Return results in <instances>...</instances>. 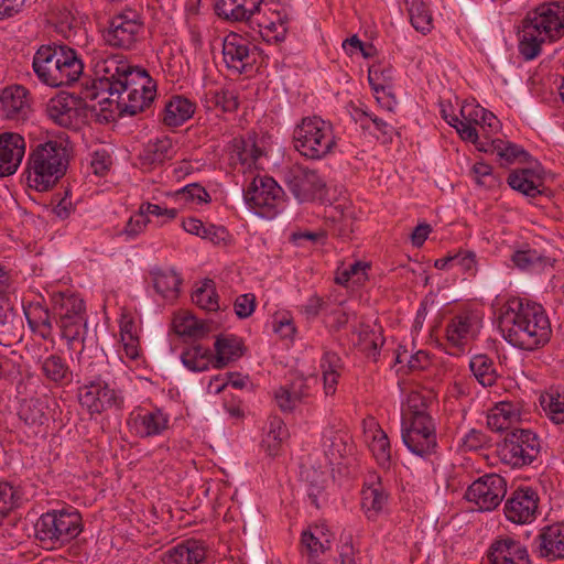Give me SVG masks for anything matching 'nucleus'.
Segmentation results:
<instances>
[{
    "label": "nucleus",
    "mask_w": 564,
    "mask_h": 564,
    "mask_svg": "<svg viewBox=\"0 0 564 564\" xmlns=\"http://www.w3.org/2000/svg\"><path fill=\"white\" fill-rule=\"evenodd\" d=\"M499 329L506 341L522 350H535L549 343L551 324L542 305L513 297L502 307Z\"/></svg>",
    "instance_id": "f257e3e1"
},
{
    "label": "nucleus",
    "mask_w": 564,
    "mask_h": 564,
    "mask_svg": "<svg viewBox=\"0 0 564 564\" xmlns=\"http://www.w3.org/2000/svg\"><path fill=\"white\" fill-rule=\"evenodd\" d=\"M69 159L66 139H48L32 145L26 167L29 186L39 192L52 188L65 175Z\"/></svg>",
    "instance_id": "f03ea898"
},
{
    "label": "nucleus",
    "mask_w": 564,
    "mask_h": 564,
    "mask_svg": "<svg viewBox=\"0 0 564 564\" xmlns=\"http://www.w3.org/2000/svg\"><path fill=\"white\" fill-rule=\"evenodd\" d=\"M96 67L97 73H102V76L94 82L93 89L86 93V98L96 99L97 89L108 91L110 96L124 95V90L132 88L144 95L151 89L152 96L156 95V84L144 68L130 66L116 56L104 59Z\"/></svg>",
    "instance_id": "7ed1b4c3"
},
{
    "label": "nucleus",
    "mask_w": 564,
    "mask_h": 564,
    "mask_svg": "<svg viewBox=\"0 0 564 564\" xmlns=\"http://www.w3.org/2000/svg\"><path fill=\"white\" fill-rule=\"evenodd\" d=\"M104 362L89 361L80 365L83 384L78 388V400L90 414H100L110 408H121L123 398L118 390L110 387L104 372Z\"/></svg>",
    "instance_id": "20e7f679"
},
{
    "label": "nucleus",
    "mask_w": 564,
    "mask_h": 564,
    "mask_svg": "<svg viewBox=\"0 0 564 564\" xmlns=\"http://www.w3.org/2000/svg\"><path fill=\"white\" fill-rule=\"evenodd\" d=\"M35 538L46 549H55L76 539L83 531L82 516L75 508L43 513L34 525Z\"/></svg>",
    "instance_id": "39448f33"
},
{
    "label": "nucleus",
    "mask_w": 564,
    "mask_h": 564,
    "mask_svg": "<svg viewBox=\"0 0 564 564\" xmlns=\"http://www.w3.org/2000/svg\"><path fill=\"white\" fill-rule=\"evenodd\" d=\"M293 144L307 159H324L336 145L333 127L317 116L303 118L293 130Z\"/></svg>",
    "instance_id": "423d86ee"
},
{
    "label": "nucleus",
    "mask_w": 564,
    "mask_h": 564,
    "mask_svg": "<svg viewBox=\"0 0 564 564\" xmlns=\"http://www.w3.org/2000/svg\"><path fill=\"white\" fill-rule=\"evenodd\" d=\"M54 316L61 329V336L67 341L69 349H84V339L87 333L85 302L77 295L59 294L54 296Z\"/></svg>",
    "instance_id": "0eeeda50"
},
{
    "label": "nucleus",
    "mask_w": 564,
    "mask_h": 564,
    "mask_svg": "<svg viewBox=\"0 0 564 564\" xmlns=\"http://www.w3.org/2000/svg\"><path fill=\"white\" fill-rule=\"evenodd\" d=\"M541 452V441L536 433L529 429H517L507 432L498 444L501 462L512 468L531 465Z\"/></svg>",
    "instance_id": "6e6552de"
},
{
    "label": "nucleus",
    "mask_w": 564,
    "mask_h": 564,
    "mask_svg": "<svg viewBox=\"0 0 564 564\" xmlns=\"http://www.w3.org/2000/svg\"><path fill=\"white\" fill-rule=\"evenodd\" d=\"M243 197L256 214L273 218L283 205L284 191L273 177L257 175L245 189Z\"/></svg>",
    "instance_id": "1a4fd4ad"
},
{
    "label": "nucleus",
    "mask_w": 564,
    "mask_h": 564,
    "mask_svg": "<svg viewBox=\"0 0 564 564\" xmlns=\"http://www.w3.org/2000/svg\"><path fill=\"white\" fill-rule=\"evenodd\" d=\"M401 437L406 448L416 456L429 458L436 454L438 444L435 423L431 415L402 419Z\"/></svg>",
    "instance_id": "9d476101"
},
{
    "label": "nucleus",
    "mask_w": 564,
    "mask_h": 564,
    "mask_svg": "<svg viewBox=\"0 0 564 564\" xmlns=\"http://www.w3.org/2000/svg\"><path fill=\"white\" fill-rule=\"evenodd\" d=\"M283 182L300 203L313 202L326 184L316 170L294 164L283 172Z\"/></svg>",
    "instance_id": "9b49d317"
},
{
    "label": "nucleus",
    "mask_w": 564,
    "mask_h": 564,
    "mask_svg": "<svg viewBox=\"0 0 564 564\" xmlns=\"http://www.w3.org/2000/svg\"><path fill=\"white\" fill-rule=\"evenodd\" d=\"M143 31V22L138 13L127 11L115 15L104 33L105 42L112 47L131 50Z\"/></svg>",
    "instance_id": "f8f14e48"
},
{
    "label": "nucleus",
    "mask_w": 564,
    "mask_h": 564,
    "mask_svg": "<svg viewBox=\"0 0 564 564\" xmlns=\"http://www.w3.org/2000/svg\"><path fill=\"white\" fill-rule=\"evenodd\" d=\"M257 45L245 36L230 32L223 41V57L226 67L236 75L246 74L257 62Z\"/></svg>",
    "instance_id": "ddd939ff"
},
{
    "label": "nucleus",
    "mask_w": 564,
    "mask_h": 564,
    "mask_svg": "<svg viewBox=\"0 0 564 564\" xmlns=\"http://www.w3.org/2000/svg\"><path fill=\"white\" fill-rule=\"evenodd\" d=\"M507 492V482L497 474H487L475 480L466 490L465 498L481 511L496 509Z\"/></svg>",
    "instance_id": "4468645a"
},
{
    "label": "nucleus",
    "mask_w": 564,
    "mask_h": 564,
    "mask_svg": "<svg viewBox=\"0 0 564 564\" xmlns=\"http://www.w3.org/2000/svg\"><path fill=\"white\" fill-rule=\"evenodd\" d=\"M525 19H532L544 37L554 42L564 36V1H550L529 11Z\"/></svg>",
    "instance_id": "2eb2a0df"
},
{
    "label": "nucleus",
    "mask_w": 564,
    "mask_h": 564,
    "mask_svg": "<svg viewBox=\"0 0 564 564\" xmlns=\"http://www.w3.org/2000/svg\"><path fill=\"white\" fill-rule=\"evenodd\" d=\"M539 496L531 487H519L506 500L503 512L506 518L516 524L530 523L535 519Z\"/></svg>",
    "instance_id": "dca6fc26"
},
{
    "label": "nucleus",
    "mask_w": 564,
    "mask_h": 564,
    "mask_svg": "<svg viewBox=\"0 0 564 564\" xmlns=\"http://www.w3.org/2000/svg\"><path fill=\"white\" fill-rule=\"evenodd\" d=\"M532 552L546 562L564 558V522L542 527L532 541Z\"/></svg>",
    "instance_id": "f3484780"
},
{
    "label": "nucleus",
    "mask_w": 564,
    "mask_h": 564,
    "mask_svg": "<svg viewBox=\"0 0 564 564\" xmlns=\"http://www.w3.org/2000/svg\"><path fill=\"white\" fill-rule=\"evenodd\" d=\"M486 556L488 564H532L527 547L510 536L495 539Z\"/></svg>",
    "instance_id": "a211bd4d"
},
{
    "label": "nucleus",
    "mask_w": 564,
    "mask_h": 564,
    "mask_svg": "<svg viewBox=\"0 0 564 564\" xmlns=\"http://www.w3.org/2000/svg\"><path fill=\"white\" fill-rule=\"evenodd\" d=\"M262 4L263 0H216L214 10L225 21L257 22L261 26L262 23L256 17L260 14Z\"/></svg>",
    "instance_id": "6ab92c4d"
},
{
    "label": "nucleus",
    "mask_w": 564,
    "mask_h": 564,
    "mask_svg": "<svg viewBox=\"0 0 564 564\" xmlns=\"http://www.w3.org/2000/svg\"><path fill=\"white\" fill-rule=\"evenodd\" d=\"M25 154L24 138L15 132L0 133V178L14 174Z\"/></svg>",
    "instance_id": "aec40b11"
},
{
    "label": "nucleus",
    "mask_w": 564,
    "mask_h": 564,
    "mask_svg": "<svg viewBox=\"0 0 564 564\" xmlns=\"http://www.w3.org/2000/svg\"><path fill=\"white\" fill-rule=\"evenodd\" d=\"M389 495L380 476L372 473L368 476L361 490V509L368 520H376L388 505Z\"/></svg>",
    "instance_id": "412c9836"
},
{
    "label": "nucleus",
    "mask_w": 564,
    "mask_h": 564,
    "mask_svg": "<svg viewBox=\"0 0 564 564\" xmlns=\"http://www.w3.org/2000/svg\"><path fill=\"white\" fill-rule=\"evenodd\" d=\"M3 116L9 120L24 121L31 113L29 91L21 85L4 88L0 94Z\"/></svg>",
    "instance_id": "4be33fe9"
},
{
    "label": "nucleus",
    "mask_w": 564,
    "mask_h": 564,
    "mask_svg": "<svg viewBox=\"0 0 564 564\" xmlns=\"http://www.w3.org/2000/svg\"><path fill=\"white\" fill-rule=\"evenodd\" d=\"M58 69L54 70L51 87L70 86L76 83L84 72V62L76 50L63 44Z\"/></svg>",
    "instance_id": "5701e85b"
},
{
    "label": "nucleus",
    "mask_w": 564,
    "mask_h": 564,
    "mask_svg": "<svg viewBox=\"0 0 564 564\" xmlns=\"http://www.w3.org/2000/svg\"><path fill=\"white\" fill-rule=\"evenodd\" d=\"M41 377L55 387H67L73 381V371L65 358L57 354L40 356L37 359Z\"/></svg>",
    "instance_id": "b1692460"
},
{
    "label": "nucleus",
    "mask_w": 564,
    "mask_h": 564,
    "mask_svg": "<svg viewBox=\"0 0 564 564\" xmlns=\"http://www.w3.org/2000/svg\"><path fill=\"white\" fill-rule=\"evenodd\" d=\"M63 44L41 45L33 56L32 68L39 80L51 87L53 72L58 69Z\"/></svg>",
    "instance_id": "393cba45"
},
{
    "label": "nucleus",
    "mask_w": 564,
    "mask_h": 564,
    "mask_svg": "<svg viewBox=\"0 0 564 564\" xmlns=\"http://www.w3.org/2000/svg\"><path fill=\"white\" fill-rule=\"evenodd\" d=\"M79 104V97L73 94L59 93L48 100L45 112L56 124L68 128L77 116Z\"/></svg>",
    "instance_id": "a878e982"
},
{
    "label": "nucleus",
    "mask_w": 564,
    "mask_h": 564,
    "mask_svg": "<svg viewBox=\"0 0 564 564\" xmlns=\"http://www.w3.org/2000/svg\"><path fill=\"white\" fill-rule=\"evenodd\" d=\"M205 557L206 547L203 542L188 539L165 551L162 562L163 564H200Z\"/></svg>",
    "instance_id": "bb28decb"
},
{
    "label": "nucleus",
    "mask_w": 564,
    "mask_h": 564,
    "mask_svg": "<svg viewBox=\"0 0 564 564\" xmlns=\"http://www.w3.org/2000/svg\"><path fill=\"white\" fill-rule=\"evenodd\" d=\"M480 319L471 312L455 315L446 326V338L454 347H462L469 337L475 336Z\"/></svg>",
    "instance_id": "cd10ccee"
},
{
    "label": "nucleus",
    "mask_w": 564,
    "mask_h": 564,
    "mask_svg": "<svg viewBox=\"0 0 564 564\" xmlns=\"http://www.w3.org/2000/svg\"><path fill=\"white\" fill-rule=\"evenodd\" d=\"M18 415L25 426L31 430V433L37 435L50 420L47 402L43 399L23 400L20 403Z\"/></svg>",
    "instance_id": "c85d7f7f"
},
{
    "label": "nucleus",
    "mask_w": 564,
    "mask_h": 564,
    "mask_svg": "<svg viewBox=\"0 0 564 564\" xmlns=\"http://www.w3.org/2000/svg\"><path fill=\"white\" fill-rule=\"evenodd\" d=\"M507 183L512 189L531 198L541 195L544 191L541 174L532 167L513 170L510 172Z\"/></svg>",
    "instance_id": "c756f323"
},
{
    "label": "nucleus",
    "mask_w": 564,
    "mask_h": 564,
    "mask_svg": "<svg viewBox=\"0 0 564 564\" xmlns=\"http://www.w3.org/2000/svg\"><path fill=\"white\" fill-rule=\"evenodd\" d=\"M229 153L231 160L251 166L263 155V150L257 143V134L249 132L231 140Z\"/></svg>",
    "instance_id": "7c9ffc66"
},
{
    "label": "nucleus",
    "mask_w": 564,
    "mask_h": 564,
    "mask_svg": "<svg viewBox=\"0 0 564 564\" xmlns=\"http://www.w3.org/2000/svg\"><path fill=\"white\" fill-rule=\"evenodd\" d=\"M546 42H550V39L544 37L536 24H532V19L524 18L518 45L519 53L523 59L531 61L538 57L542 45Z\"/></svg>",
    "instance_id": "2f4dec72"
},
{
    "label": "nucleus",
    "mask_w": 564,
    "mask_h": 564,
    "mask_svg": "<svg viewBox=\"0 0 564 564\" xmlns=\"http://www.w3.org/2000/svg\"><path fill=\"white\" fill-rule=\"evenodd\" d=\"M135 434L142 438L161 435L169 427V415L161 409L137 414L133 419Z\"/></svg>",
    "instance_id": "473e14b6"
},
{
    "label": "nucleus",
    "mask_w": 564,
    "mask_h": 564,
    "mask_svg": "<svg viewBox=\"0 0 564 564\" xmlns=\"http://www.w3.org/2000/svg\"><path fill=\"white\" fill-rule=\"evenodd\" d=\"M24 314L32 332L45 340L52 339L53 319L46 305L42 302H32L24 307Z\"/></svg>",
    "instance_id": "72a5a7b5"
},
{
    "label": "nucleus",
    "mask_w": 564,
    "mask_h": 564,
    "mask_svg": "<svg viewBox=\"0 0 564 564\" xmlns=\"http://www.w3.org/2000/svg\"><path fill=\"white\" fill-rule=\"evenodd\" d=\"M215 356L213 367L223 369L243 355L242 341L235 335H220L214 344Z\"/></svg>",
    "instance_id": "f704fd0d"
},
{
    "label": "nucleus",
    "mask_w": 564,
    "mask_h": 564,
    "mask_svg": "<svg viewBox=\"0 0 564 564\" xmlns=\"http://www.w3.org/2000/svg\"><path fill=\"white\" fill-rule=\"evenodd\" d=\"M174 155L175 149L172 139L164 137L149 142L140 153L139 160L142 166L150 169L172 160Z\"/></svg>",
    "instance_id": "c9c22d12"
},
{
    "label": "nucleus",
    "mask_w": 564,
    "mask_h": 564,
    "mask_svg": "<svg viewBox=\"0 0 564 564\" xmlns=\"http://www.w3.org/2000/svg\"><path fill=\"white\" fill-rule=\"evenodd\" d=\"M195 105L182 96L172 97L164 106L162 121L169 127H180L192 118Z\"/></svg>",
    "instance_id": "e433bc0d"
},
{
    "label": "nucleus",
    "mask_w": 564,
    "mask_h": 564,
    "mask_svg": "<svg viewBox=\"0 0 564 564\" xmlns=\"http://www.w3.org/2000/svg\"><path fill=\"white\" fill-rule=\"evenodd\" d=\"M18 316L8 294L0 295V345L11 346L19 338Z\"/></svg>",
    "instance_id": "4c0bfd02"
},
{
    "label": "nucleus",
    "mask_w": 564,
    "mask_h": 564,
    "mask_svg": "<svg viewBox=\"0 0 564 564\" xmlns=\"http://www.w3.org/2000/svg\"><path fill=\"white\" fill-rule=\"evenodd\" d=\"M323 448L329 462L332 464H338L350 451L347 433L333 429L325 431L323 435Z\"/></svg>",
    "instance_id": "58836bf2"
},
{
    "label": "nucleus",
    "mask_w": 564,
    "mask_h": 564,
    "mask_svg": "<svg viewBox=\"0 0 564 564\" xmlns=\"http://www.w3.org/2000/svg\"><path fill=\"white\" fill-rule=\"evenodd\" d=\"M155 292L164 299L174 300L178 295L181 278L174 270L154 269L151 271Z\"/></svg>",
    "instance_id": "ea45409f"
},
{
    "label": "nucleus",
    "mask_w": 564,
    "mask_h": 564,
    "mask_svg": "<svg viewBox=\"0 0 564 564\" xmlns=\"http://www.w3.org/2000/svg\"><path fill=\"white\" fill-rule=\"evenodd\" d=\"M182 364L191 371L202 372L214 362V355L208 347L200 344L185 348L181 354Z\"/></svg>",
    "instance_id": "a19ab883"
},
{
    "label": "nucleus",
    "mask_w": 564,
    "mask_h": 564,
    "mask_svg": "<svg viewBox=\"0 0 564 564\" xmlns=\"http://www.w3.org/2000/svg\"><path fill=\"white\" fill-rule=\"evenodd\" d=\"M369 432L371 433V441L369 443L371 453L380 466L389 467L391 462V446L388 435L373 419L370 420Z\"/></svg>",
    "instance_id": "79ce46f5"
},
{
    "label": "nucleus",
    "mask_w": 564,
    "mask_h": 564,
    "mask_svg": "<svg viewBox=\"0 0 564 564\" xmlns=\"http://www.w3.org/2000/svg\"><path fill=\"white\" fill-rule=\"evenodd\" d=\"M118 97V107L123 115L135 116L143 111L154 100L152 90L144 94L138 93L134 88L124 90V95Z\"/></svg>",
    "instance_id": "37998d69"
},
{
    "label": "nucleus",
    "mask_w": 564,
    "mask_h": 564,
    "mask_svg": "<svg viewBox=\"0 0 564 564\" xmlns=\"http://www.w3.org/2000/svg\"><path fill=\"white\" fill-rule=\"evenodd\" d=\"M177 335L192 338H202L212 330L210 322H200L189 314L177 315L173 321Z\"/></svg>",
    "instance_id": "c03bdc74"
},
{
    "label": "nucleus",
    "mask_w": 564,
    "mask_h": 564,
    "mask_svg": "<svg viewBox=\"0 0 564 564\" xmlns=\"http://www.w3.org/2000/svg\"><path fill=\"white\" fill-rule=\"evenodd\" d=\"M469 368L482 387L496 383L498 373L494 360L487 355H476L470 359Z\"/></svg>",
    "instance_id": "a18cd8bd"
},
{
    "label": "nucleus",
    "mask_w": 564,
    "mask_h": 564,
    "mask_svg": "<svg viewBox=\"0 0 564 564\" xmlns=\"http://www.w3.org/2000/svg\"><path fill=\"white\" fill-rule=\"evenodd\" d=\"M511 260L517 268L524 271H540L547 265H552L549 257L531 248L517 250Z\"/></svg>",
    "instance_id": "49530a36"
},
{
    "label": "nucleus",
    "mask_w": 564,
    "mask_h": 564,
    "mask_svg": "<svg viewBox=\"0 0 564 564\" xmlns=\"http://www.w3.org/2000/svg\"><path fill=\"white\" fill-rule=\"evenodd\" d=\"M496 144L492 145V150H496L495 154L498 156L501 166H508L514 162L525 163L531 159L529 152L514 143L496 139Z\"/></svg>",
    "instance_id": "de8ad7c7"
},
{
    "label": "nucleus",
    "mask_w": 564,
    "mask_h": 564,
    "mask_svg": "<svg viewBox=\"0 0 564 564\" xmlns=\"http://www.w3.org/2000/svg\"><path fill=\"white\" fill-rule=\"evenodd\" d=\"M412 26L422 34L433 28V18L429 7L421 0H405Z\"/></svg>",
    "instance_id": "09e8293b"
},
{
    "label": "nucleus",
    "mask_w": 564,
    "mask_h": 564,
    "mask_svg": "<svg viewBox=\"0 0 564 564\" xmlns=\"http://www.w3.org/2000/svg\"><path fill=\"white\" fill-rule=\"evenodd\" d=\"M205 107L209 110L219 108L225 112L235 111L238 108V98L228 89H208L205 93Z\"/></svg>",
    "instance_id": "8fccbe9b"
},
{
    "label": "nucleus",
    "mask_w": 564,
    "mask_h": 564,
    "mask_svg": "<svg viewBox=\"0 0 564 564\" xmlns=\"http://www.w3.org/2000/svg\"><path fill=\"white\" fill-rule=\"evenodd\" d=\"M540 404L554 423H564V391L560 392L557 389H550L541 394Z\"/></svg>",
    "instance_id": "3c124183"
},
{
    "label": "nucleus",
    "mask_w": 564,
    "mask_h": 564,
    "mask_svg": "<svg viewBox=\"0 0 564 564\" xmlns=\"http://www.w3.org/2000/svg\"><path fill=\"white\" fill-rule=\"evenodd\" d=\"M355 120L360 122V127L362 129H370V122L373 124L375 129L381 134L382 139L381 141L383 143H388L392 141L393 134H394V127L383 120L382 118H379L378 116H375L372 113L367 112L364 109L356 108L355 109Z\"/></svg>",
    "instance_id": "603ef678"
},
{
    "label": "nucleus",
    "mask_w": 564,
    "mask_h": 564,
    "mask_svg": "<svg viewBox=\"0 0 564 564\" xmlns=\"http://www.w3.org/2000/svg\"><path fill=\"white\" fill-rule=\"evenodd\" d=\"M460 115L464 119L471 121L475 127L480 126L482 129L487 127L489 131L496 130L499 126L497 117L480 106H463Z\"/></svg>",
    "instance_id": "864d4df0"
},
{
    "label": "nucleus",
    "mask_w": 564,
    "mask_h": 564,
    "mask_svg": "<svg viewBox=\"0 0 564 564\" xmlns=\"http://www.w3.org/2000/svg\"><path fill=\"white\" fill-rule=\"evenodd\" d=\"M193 302L203 310L217 311L219 308L218 294L215 282L206 279L192 294Z\"/></svg>",
    "instance_id": "5fc2aeb1"
},
{
    "label": "nucleus",
    "mask_w": 564,
    "mask_h": 564,
    "mask_svg": "<svg viewBox=\"0 0 564 564\" xmlns=\"http://www.w3.org/2000/svg\"><path fill=\"white\" fill-rule=\"evenodd\" d=\"M368 80L376 94L386 93L391 89L392 83V68L390 66L383 67L372 65L368 70Z\"/></svg>",
    "instance_id": "6e6d98bb"
},
{
    "label": "nucleus",
    "mask_w": 564,
    "mask_h": 564,
    "mask_svg": "<svg viewBox=\"0 0 564 564\" xmlns=\"http://www.w3.org/2000/svg\"><path fill=\"white\" fill-rule=\"evenodd\" d=\"M431 399L419 391H411L406 398V411L403 419H415L421 415H430L427 412Z\"/></svg>",
    "instance_id": "4d7b16f0"
},
{
    "label": "nucleus",
    "mask_w": 564,
    "mask_h": 564,
    "mask_svg": "<svg viewBox=\"0 0 564 564\" xmlns=\"http://www.w3.org/2000/svg\"><path fill=\"white\" fill-rule=\"evenodd\" d=\"M301 544L312 562H315L321 554L329 549V540L326 539L322 542L315 533L310 530L302 532Z\"/></svg>",
    "instance_id": "13d9d810"
},
{
    "label": "nucleus",
    "mask_w": 564,
    "mask_h": 564,
    "mask_svg": "<svg viewBox=\"0 0 564 564\" xmlns=\"http://www.w3.org/2000/svg\"><path fill=\"white\" fill-rule=\"evenodd\" d=\"M369 268L367 262L355 261L348 268L336 273L335 282L346 286L352 278H356V282L360 283L367 279V269Z\"/></svg>",
    "instance_id": "bf43d9fd"
},
{
    "label": "nucleus",
    "mask_w": 564,
    "mask_h": 564,
    "mask_svg": "<svg viewBox=\"0 0 564 564\" xmlns=\"http://www.w3.org/2000/svg\"><path fill=\"white\" fill-rule=\"evenodd\" d=\"M175 197L177 200H183L185 203H207L210 200V196L207 191L197 183H192L183 188L175 192Z\"/></svg>",
    "instance_id": "052dcab7"
},
{
    "label": "nucleus",
    "mask_w": 564,
    "mask_h": 564,
    "mask_svg": "<svg viewBox=\"0 0 564 564\" xmlns=\"http://www.w3.org/2000/svg\"><path fill=\"white\" fill-rule=\"evenodd\" d=\"M474 180L479 186L494 188L498 184V178L492 173V167L485 162H477L471 169Z\"/></svg>",
    "instance_id": "680f3d73"
},
{
    "label": "nucleus",
    "mask_w": 564,
    "mask_h": 564,
    "mask_svg": "<svg viewBox=\"0 0 564 564\" xmlns=\"http://www.w3.org/2000/svg\"><path fill=\"white\" fill-rule=\"evenodd\" d=\"M490 443V437L480 430L471 429L462 438V445L466 451H478Z\"/></svg>",
    "instance_id": "e2e57ef3"
},
{
    "label": "nucleus",
    "mask_w": 564,
    "mask_h": 564,
    "mask_svg": "<svg viewBox=\"0 0 564 564\" xmlns=\"http://www.w3.org/2000/svg\"><path fill=\"white\" fill-rule=\"evenodd\" d=\"M274 400L279 409L284 413L293 412V410L300 404L297 399L293 397L288 384L281 386L274 391Z\"/></svg>",
    "instance_id": "0e129e2a"
},
{
    "label": "nucleus",
    "mask_w": 564,
    "mask_h": 564,
    "mask_svg": "<svg viewBox=\"0 0 564 564\" xmlns=\"http://www.w3.org/2000/svg\"><path fill=\"white\" fill-rule=\"evenodd\" d=\"M53 200H56V205L53 207V213L61 219H66L75 210V206L70 199V191L66 188L63 193L54 195Z\"/></svg>",
    "instance_id": "69168bd1"
},
{
    "label": "nucleus",
    "mask_w": 564,
    "mask_h": 564,
    "mask_svg": "<svg viewBox=\"0 0 564 564\" xmlns=\"http://www.w3.org/2000/svg\"><path fill=\"white\" fill-rule=\"evenodd\" d=\"M451 121L456 123L454 128L463 140L477 143L478 132L471 121L464 118L459 119L458 116H452Z\"/></svg>",
    "instance_id": "338daca9"
},
{
    "label": "nucleus",
    "mask_w": 564,
    "mask_h": 564,
    "mask_svg": "<svg viewBox=\"0 0 564 564\" xmlns=\"http://www.w3.org/2000/svg\"><path fill=\"white\" fill-rule=\"evenodd\" d=\"M234 307L239 318H247L254 311L256 296L251 293L241 294L236 299Z\"/></svg>",
    "instance_id": "774afa93"
}]
</instances>
